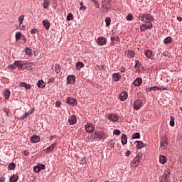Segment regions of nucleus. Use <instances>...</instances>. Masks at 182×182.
<instances>
[{
    "mask_svg": "<svg viewBox=\"0 0 182 182\" xmlns=\"http://www.w3.org/2000/svg\"><path fill=\"white\" fill-rule=\"evenodd\" d=\"M140 155H136L135 158L133 159V160L131 162L132 166H134V167H138V166L140 164Z\"/></svg>",
    "mask_w": 182,
    "mask_h": 182,
    "instance_id": "nucleus-4",
    "label": "nucleus"
},
{
    "mask_svg": "<svg viewBox=\"0 0 182 182\" xmlns=\"http://www.w3.org/2000/svg\"><path fill=\"white\" fill-rule=\"evenodd\" d=\"M159 162L161 164H166L167 163V157L164 155H160L159 156Z\"/></svg>",
    "mask_w": 182,
    "mask_h": 182,
    "instance_id": "nucleus-21",
    "label": "nucleus"
},
{
    "mask_svg": "<svg viewBox=\"0 0 182 182\" xmlns=\"http://www.w3.org/2000/svg\"><path fill=\"white\" fill-rule=\"evenodd\" d=\"M135 143H137L136 148L139 149H143V147H144V144L141 142V141H136Z\"/></svg>",
    "mask_w": 182,
    "mask_h": 182,
    "instance_id": "nucleus-31",
    "label": "nucleus"
},
{
    "mask_svg": "<svg viewBox=\"0 0 182 182\" xmlns=\"http://www.w3.org/2000/svg\"><path fill=\"white\" fill-rule=\"evenodd\" d=\"M80 6H83V2H81V3L80 4Z\"/></svg>",
    "mask_w": 182,
    "mask_h": 182,
    "instance_id": "nucleus-64",
    "label": "nucleus"
},
{
    "mask_svg": "<svg viewBox=\"0 0 182 182\" xmlns=\"http://www.w3.org/2000/svg\"><path fill=\"white\" fill-rule=\"evenodd\" d=\"M76 82V78L75 75H68L67 77V83L68 85H73Z\"/></svg>",
    "mask_w": 182,
    "mask_h": 182,
    "instance_id": "nucleus-13",
    "label": "nucleus"
},
{
    "mask_svg": "<svg viewBox=\"0 0 182 182\" xmlns=\"http://www.w3.org/2000/svg\"><path fill=\"white\" fill-rule=\"evenodd\" d=\"M20 86H21V87H25V89H26V90H29L31 89V85L27 84L26 82H21Z\"/></svg>",
    "mask_w": 182,
    "mask_h": 182,
    "instance_id": "nucleus-26",
    "label": "nucleus"
},
{
    "mask_svg": "<svg viewBox=\"0 0 182 182\" xmlns=\"http://www.w3.org/2000/svg\"><path fill=\"white\" fill-rule=\"evenodd\" d=\"M80 10L84 9V11H86V6H81V7H80Z\"/></svg>",
    "mask_w": 182,
    "mask_h": 182,
    "instance_id": "nucleus-58",
    "label": "nucleus"
},
{
    "mask_svg": "<svg viewBox=\"0 0 182 182\" xmlns=\"http://www.w3.org/2000/svg\"><path fill=\"white\" fill-rule=\"evenodd\" d=\"M56 73H60V67L59 65H55Z\"/></svg>",
    "mask_w": 182,
    "mask_h": 182,
    "instance_id": "nucleus-48",
    "label": "nucleus"
},
{
    "mask_svg": "<svg viewBox=\"0 0 182 182\" xmlns=\"http://www.w3.org/2000/svg\"><path fill=\"white\" fill-rule=\"evenodd\" d=\"M43 26H45L47 31H48L49 28H50V23H49V20H43Z\"/></svg>",
    "mask_w": 182,
    "mask_h": 182,
    "instance_id": "nucleus-25",
    "label": "nucleus"
},
{
    "mask_svg": "<svg viewBox=\"0 0 182 182\" xmlns=\"http://www.w3.org/2000/svg\"><path fill=\"white\" fill-rule=\"evenodd\" d=\"M107 119L110 120V122H117V120H119V116L116 114H111L108 115Z\"/></svg>",
    "mask_w": 182,
    "mask_h": 182,
    "instance_id": "nucleus-8",
    "label": "nucleus"
},
{
    "mask_svg": "<svg viewBox=\"0 0 182 182\" xmlns=\"http://www.w3.org/2000/svg\"><path fill=\"white\" fill-rule=\"evenodd\" d=\"M25 53L28 56H32V55H33L32 49L31 48H29V47H27V48H25Z\"/></svg>",
    "mask_w": 182,
    "mask_h": 182,
    "instance_id": "nucleus-30",
    "label": "nucleus"
},
{
    "mask_svg": "<svg viewBox=\"0 0 182 182\" xmlns=\"http://www.w3.org/2000/svg\"><path fill=\"white\" fill-rule=\"evenodd\" d=\"M55 82V78L51 77L48 80V83H53Z\"/></svg>",
    "mask_w": 182,
    "mask_h": 182,
    "instance_id": "nucleus-54",
    "label": "nucleus"
},
{
    "mask_svg": "<svg viewBox=\"0 0 182 182\" xmlns=\"http://www.w3.org/2000/svg\"><path fill=\"white\" fill-rule=\"evenodd\" d=\"M128 95L127 92H122L120 95H119V99L120 100H122V102H124V100H126V99H127L128 97Z\"/></svg>",
    "mask_w": 182,
    "mask_h": 182,
    "instance_id": "nucleus-19",
    "label": "nucleus"
},
{
    "mask_svg": "<svg viewBox=\"0 0 182 182\" xmlns=\"http://www.w3.org/2000/svg\"><path fill=\"white\" fill-rule=\"evenodd\" d=\"M151 87V90L154 91H157V90H167L166 88H161V87H159L157 86H154V87Z\"/></svg>",
    "mask_w": 182,
    "mask_h": 182,
    "instance_id": "nucleus-34",
    "label": "nucleus"
},
{
    "mask_svg": "<svg viewBox=\"0 0 182 182\" xmlns=\"http://www.w3.org/2000/svg\"><path fill=\"white\" fill-rule=\"evenodd\" d=\"M170 119H171V120H170V126L171 127H174V124H175L174 120H175V118H174V117L172 116V117H170Z\"/></svg>",
    "mask_w": 182,
    "mask_h": 182,
    "instance_id": "nucleus-38",
    "label": "nucleus"
},
{
    "mask_svg": "<svg viewBox=\"0 0 182 182\" xmlns=\"http://www.w3.org/2000/svg\"><path fill=\"white\" fill-rule=\"evenodd\" d=\"M177 20L179 21H182V17H177Z\"/></svg>",
    "mask_w": 182,
    "mask_h": 182,
    "instance_id": "nucleus-62",
    "label": "nucleus"
},
{
    "mask_svg": "<svg viewBox=\"0 0 182 182\" xmlns=\"http://www.w3.org/2000/svg\"><path fill=\"white\" fill-rule=\"evenodd\" d=\"M58 144L57 142H55L53 144H52L50 146H48V148H46L45 149L46 153H52V151H53V150H55V147H56V145Z\"/></svg>",
    "mask_w": 182,
    "mask_h": 182,
    "instance_id": "nucleus-10",
    "label": "nucleus"
},
{
    "mask_svg": "<svg viewBox=\"0 0 182 182\" xmlns=\"http://www.w3.org/2000/svg\"><path fill=\"white\" fill-rule=\"evenodd\" d=\"M35 112V108H33L31 111H28V112H26L22 117H21V120H23V119L28 118L32 113Z\"/></svg>",
    "mask_w": 182,
    "mask_h": 182,
    "instance_id": "nucleus-17",
    "label": "nucleus"
},
{
    "mask_svg": "<svg viewBox=\"0 0 182 182\" xmlns=\"http://www.w3.org/2000/svg\"><path fill=\"white\" fill-rule=\"evenodd\" d=\"M9 68H10L11 69H16V64H15V62H14V64L9 65Z\"/></svg>",
    "mask_w": 182,
    "mask_h": 182,
    "instance_id": "nucleus-49",
    "label": "nucleus"
},
{
    "mask_svg": "<svg viewBox=\"0 0 182 182\" xmlns=\"http://www.w3.org/2000/svg\"><path fill=\"white\" fill-rule=\"evenodd\" d=\"M55 139H56V135H53V136H50V141L55 140Z\"/></svg>",
    "mask_w": 182,
    "mask_h": 182,
    "instance_id": "nucleus-56",
    "label": "nucleus"
},
{
    "mask_svg": "<svg viewBox=\"0 0 182 182\" xmlns=\"http://www.w3.org/2000/svg\"><path fill=\"white\" fill-rule=\"evenodd\" d=\"M21 38H22V33L16 32L15 35V39L16 41H20Z\"/></svg>",
    "mask_w": 182,
    "mask_h": 182,
    "instance_id": "nucleus-32",
    "label": "nucleus"
},
{
    "mask_svg": "<svg viewBox=\"0 0 182 182\" xmlns=\"http://www.w3.org/2000/svg\"><path fill=\"white\" fill-rule=\"evenodd\" d=\"M60 105H61V103H60V102H59V101H57V102H55V106H56L57 107H59V106H60Z\"/></svg>",
    "mask_w": 182,
    "mask_h": 182,
    "instance_id": "nucleus-55",
    "label": "nucleus"
},
{
    "mask_svg": "<svg viewBox=\"0 0 182 182\" xmlns=\"http://www.w3.org/2000/svg\"><path fill=\"white\" fill-rule=\"evenodd\" d=\"M122 143L123 145L127 144V136L124 134L122 135Z\"/></svg>",
    "mask_w": 182,
    "mask_h": 182,
    "instance_id": "nucleus-29",
    "label": "nucleus"
},
{
    "mask_svg": "<svg viewBox=\"0 0 182 182\" xmlns=\"http://www.w3.org/2000/svg\"><path fill=\"white\" fill-rule=\"evenodd\" d=\"M23 154L24 156H29V151H27V150L23 151Z\"/></svg>",
    "mask_w": 182,
    "mask_h": 182,
    "instance_id": "nucleus-53",
    "label": "nucleus"
},
{
    "mask_svg": "<svg viewBox=\"0 0 182 182\" xmlns=\"http://www.w3.org/2000/svg\"><path fill=\"white\" fill-rule=\"evenodd\" d=\"M41 141V137L38 135H33L31 138V143H39Z\"/></svg>",
    "mask_w": 182,
    "mask_h": 182,
    "instance_id": "nucleus-14",
    "label": "nucleus"
},
{
    "mask_svg": "<svg viewBox=\"0 0 182 182\" xmlns=\"http://www.w3.org/2000/svg\"><path fill=\"white\" fill-rule=\"evenodd\" d=\"M37 167L41 170H45L46 168V166L45 165H38Z\"/></svg>",
    "mask_w": 182,
    "mask_h": 182,
    "instance_id": "nucleus-46",
    "label": "nucleus"
},
{
    "mask_svg": "<svg viewBox=\"0 0 182 182\" xmlns=\"http://www.w3.org/2000/svg\"><path fill=\"white\" fill-rule=\"evenodd\" d=\"M4 96L5 97V99L8 100L9 98V97L11 96V91H9V90L6 89L4 93Z\"/></svg>",
    "mask_w": 182,
    "mask_h": 182,
    "instance_id": "nucleus-28",
    "label": "nucleus"
},
{
    "mask_svg": "<svg viewBox=\"0 0 182 182\" xmlns=\"http://www.w3.org/2000/svg\"><path fill=\"white\" fill-rule=\"evenodd\" d=\"M18 178H19V177H18V175L16 174H13L11 177H10V182H16L18 181Z\"/></svg>",
    "mask_w": 182,
    "mask_h": 182,
    "instance_id": "nucleus-27",
    "label": "nucleus"
},
{
    "mask_svg": "<svg viewBox=\"0 0 182 182\" xmlns=\"http://www.w3.org/2000/svg\"><path fill=\"white\" fill-rule=\"evenodd\" d=\"M91 2H92L95 8H97V9L100 8V4L99 3V1H97V0H92Z\"/></svg>",
    "mask_w": 182,
    "mask_h": 182,
    "instance_id": "nucleus-36",
    "label": "nucleus"
},
{
    "mask_svg": "<svg viewBox=\"0 0 182 182\" xmlns=\"http://www.w3.org/2000/svg\"><path fill=\"white\" fill-rule=\"evenodd\" d=\"M37 86L40 89H43V87H45L46 86V85L45 84V82H43V80H38V82L37 83Z\"/></svg>",
    "mask_w": 182,
    "mask_h": 182,
    "instance_id": "nucleus-24",
    "label": "nucleus"
},
{
    "mask_svg": "<svg viewBox=\"0 0 182 182\" xmlns=\"http://www.w3.org/2000/svg\"><path fill=\"white\" fill-rule=\"evenodd\" d=\"M37 31H38V30H36V28L31 29V35H35V33H36Z\"/></svg>",
    "mask_w": 182,
    "mask_h": 182,
    "instance_id": "nucleus-51",
    "label": "nucleus"
},
{
    "mask_svg": "<svg viewBox=\"0 0 182 182\" xmlns=\"http://www.w3.org/2000/svg\"><path fill=\"white\" fill-rule=\"evenodd\" d=\"M132 139H140V133L136 132L132 135Z\"/></svg>",
    "mask_w": 182,
    "mask_h": 182,
    "instance_id": "nucleus-41",
    "label": "nucleus"
},
{
    "mask_svg": "<svg viewBox=\"0 0 182 182\" xmlns=\"http://www.w3.org/2000/svg\"><path fill=\"white\" fill-rule=\"evenodd\" d=\"M16 68H18V70H23V69H27L28 64L23 63L21 60L15 61Z\"/></svg>",
    "mask_w": 182,
    "mask_h": 182,
    "instance_id": "nucleus-2",
    "label": "nucleus"
},
{
    "mask_svg": "<svg viewBox=\"0 0 182 182\" xmlns=\"http://www.w3.org/2000/svg\"><path fill=\"white\" fill-rule=\"evenodd\" d=\"M73 14L72 13H69L67 16V21H73Z\"/></svg>",
    "mask_w": 182,
    "mask_h": 182,
    "instance_id": "nucleus-42",
    "label": "nucleus"
},
{
    "mask_svg": "<svg viewBox=\"0 0 182 182\" xmlns=\"http://www.w3.org/2000/svg\"><path fill=\"white\" fill-rule=\"evenodd\" d=\"M143 107V102L140 100H137L134 102V110H140Z\"/></svg>",
    "mask_w": 182,
    "mask_h": 182,
    "instance_id": "nucleus-3",
    "label": "nucleus"
},
{
    "mask_svg": "<svg viewBox=\"0 0 182 182\" xmlns=\"http://www.w3.org/2000/svg\"><path fill=\"white\" fill-rule=\"evenodd\" d=\"M15 167H16V165H15L14 163H11L9 165V170H15Z\"/></svg>",
    "mask_w": 182,
    "mask_h": 182,
    "instance_id": "nucleus-43",
    "label": "nucleus"
},
{
    "mask_svg": "<svg viewBox=\"0 0 182 182\" xmlns=\"http://www.w3.org/2000/svg\"><path fill=\"white\" fill-rule=\"evenodd\" d=\"M112 79H113L114 82H119V80H120V79H122V75H120V74H119V73H114L112 75Z\"/></svg>",
    "mask_w": 182,
    "mask_h": 182,
    "instance_id": "nucleus-18",
    "label": "nucleus"
},
{
    "mask_svg": "<svg viewBox=\"0 0 182 182\" xmlns=\"http://www.w3.org/2000/svg\"><path fill=\"white\" fill-rule=\"evenodd\" d=\"M33 170L36 173H39V171H41L38 166H35Z\"/></svg>",
    "mask_w": 182,
    "mask_h": 182,
    "instance_id": "nucleus-52",
    "label": "nucleus"
},
{
    "mask_svg": "<svg viewBox=\"0 0 182 182\" xmlns=\"http://www.w3.org/2000/svg\"><path fill=\"white\" fill-rule=\"evenodd\" d=\"M111 41H112V42H114V41H116V38H114V37H111Z\"/></svg>",
    "mask_w": 182,
    "mask_h": 182,
    "instance_id": "nucleus-60",
    "label": "nucleus"
},
{
    "mask_svg": "<svg viewBox=\"0 0 182 182\" xmlns=\"http://www.w3.org/2000/svg\"><path fill=\"white\" fill-rule=\"evenodd\" d=\"M83 66H84V65L81 62H78L76 63V69L77 70H80V69H82V68H83Z\"/></svg>",
    "mask_w": 182,
    "mask_h": 182,
    "instance_id": "nucleus-35",
    "label": "nucleus"
},
{
    "mask_svg": "<svg viewBox=\"0 0 182 182\" xmlns=\"http://www.w3.org/2000/svg\"><path fill=\"white\" fill-rule=\"evenodd\" d=\"M77 122V119L75 115L70 116L68 119V123L69 124H70V126H73V124H76Z\"/></svg>",
    "mask_w": 182,
    "mask_h": 182,
    "instance_id": "nucleus-9",
    "label": "nucleus"
},
{
    "mask_svg": "<svg viewBox=\"0 0 182 182\" xmlns=\"http://www.w3.org/2000/svg\"><path fill=\"white\" fill-rule=\"evenodd\" d=\"M50 6V0H44L43 4V9H48Z\"/></svg>",
    "mask_w": 182,
    "mask_h": 182,
    "instance_id": "nucleus-22",
    "label": "nucleus"
},
{
    "mask_svg": "<svg viewBox=\"0 0 182 182\" xmlns=\"http://www.w3.org/2000/svg\"><path fill=\"white\" fill-rule=\"evenodd\" d=\"M95 139H104L105 132H103L102 131H95Z\"/></svg>",
    "mask_w": 182,
    "mask_h": 182,
    "instance_id": "nucleus-12",
    "label": "nucleus"
},
{
    "mask_svg": "<svg viewBox=\"0 0 182 182\" xmlns=\"http://www.w3.org/2000/svg\"><path fill=\"white\" fill-rule=\"evenodd\" d=\"M161 147L164 150H166V149H167V144H161Z\"/></svg>",
    "mask_w": 182,
    "mask_h": 182,
    "instance_id": "nucleus-50",
    "label": "nucleus"
},
{
    "mask_svg": "<svg viewBox=\"0 0 182 182\" xmlns=\"http://www.w3.org/2000/svg\"><path fill=\"white\" fill-rule=\"evenodd\" d=\"M127 21H133V14H128L127 16Z\"/></svg>",
    "mask_w": 182,
    "mask_h": 182,
    "instance_id": "nucleus-45",
    "label": "nucleus"
},
{
    "mask_svg": "<svg viewBox=\"0 0 182 182\" xmlns=\"http://www.w3.org/2000/svg\"><path fill=\"white\" fill-rule=\"evenodd\" d=\"M97 43H98V45H100V46H103V45H106V38H103V37H99L97 38Z\"/></svg>",
    "mask_w": 182,
    "mask_h": 182,
    "instance_id": "nucleus-15",
    "label": "nucleus"
},
{
    "mask_svg": "<svg viewBox=\"0 0 182 182\" xmlns=\"http://www.w3.org/2000/svg\"><path fill=\"white\" fill-rule=\"evenodd\" d=\"M172 41H173V38H171V37H166L164 40V43H165V44L171 43Z\"/></svg>",
    "mask_w": 182,
    "mask_h": 182,
    "instance_id": "nucleus-33",
    "label": "nucleus"
},
{
    "mask_svg": "<svg viewBox=\"0 0 182 182\" xmlns=\"http://www.w3.org/2000/svg\"><path fill=\"white\" fill-rule=\"evenodd\" d=\"M85 127L87 133H93V131L95 130V127L92 124H87Z\"/></svg>",
    "mask_w": 182,
    "mask_h": 182,
    "instance_id": "nucleus-7",
    "label": "nucleus"
},
{
    "mask_svg": "<svg viewBox=\"0 0 182 182\" xmlns=\"http://www.w3.org/2000/svg\"><path fill=\"white\" fill-rule=\"evenodd\" d=\"M21 38H23V41H25V42H26V37H25V36H22Z\"/></svg>",
    "mask_w": 182,
    "mask_h": 182,
    "instance_id": "nucleus-63",
    "label": "nucleus"
},
{
    "mask_svg": "<svg viewBox=\"0 0 182 182\" xmlns=\"http://www.w3.org/2000/svg\"><path fill=\"white\" fill-rule=\"evenodd\" d=\"M151 87H149L146 89V92H151Z\"/></svg>",
    "mask_w": 182,
    "mask_h": 182,
    "instance_id": "nucleus-61",
    "label": "nucleus"
},
{
    "mask_svg": "<svg viewBox=\"0 0 182 182\" xmlns=\"http://www.w3.org/2000/svg\"><path fill=\"white\" fill-rule=\"evenodd\" d=\"M23 19H25V16H21L19 18H18V22H19V25L21 26L22 23H23Z\"/></svg>",
    "mask_w": 182,
    "mask_h": 182,
    "instance_id": "nucleus-39",
    "label": "nucleus"
},
{
    "mask_svg": "<svg viewBox=\"0 0 182 182\" xmlns=\"http://www.w3.org/2000/svg\"><path fill=\"white\" fill-rule=\"evenodd\" d=\"M120 133L122 132L119 129H115L113 132V134H115L116 136H120Z\"/></svg>",
    "mask_w": 182,
    "mask_h": 182,
    "instance_id": "nucleus-44",
    "label": "nucleus"
},
{
    "mask_svg": "<svg viewBox=\"0 0 182 182\" xmlns=\"http://www.w3.org/2000/svg\"><path fill=\"white\" fill-rule=\"evenodd\" d=\"M66 103H68V105H71L73 106H75L76 103H77V100L75 98H68Z\"/></svg>",
    "mask_w": 182,
    "mask_h": 182,
    "instance_id": "nucleus-16",
    "label": "nucleus"
},
{
    "mask_svg": "<svg viewBox=\"0 0 182 182\" xmlns=\"http://www.w3.org/2000/svg\"><path fill=\"white\" fill-rule=\"evenodd\" d=\"M144 55L145 56H146V58H148V59H151V60H153V59H154V53H153V51H151V50H146L144 51Z\"/></svg>",
    "mask_w": 182,
    "mask_h": 182,
    "instance_id": "nucleus-5",
    "label": "nucleus"
},
{
    "mask_svg": "<svg viewBox=\"0 0 182 182\" xmlns=\"http://www.w3.org/2000/svg\"><path fill=\"white\" fill-rule=\"evenodd\" d=\"M126 55L127 58H134V56H136V53L132 50L126 51Z\"/></svg>",
    "mask_w": 182,
    "mask_h": 182,
    "instance_id": "nucleus-23",
    "label": "nucleus"
},
{
    "mask_svg": "<svg viewBox=\"0 0 182 182\" xmlns=\"http://www.w3.org/2000/svg\"><path fill=\"white\" fill-rule=\"evenodd\" d=\"M153 28V24H141L139 27L141 32H144V31H147V29H151Z\"/></svg>",
    "mask_w": 182,
    "mask_h": 182,
    "instance_id": "nucleus-6",
    "label": "nucleus"
},
{
    "mask_svg": "<svg viewBox=\"0 0 182 182\" xmlns=\"http://www.w3.org/2000/svg\"><path fill=\"white\" fill-rule=\"evenodd\" d=\"M168 178H170V171H166L161 178V182H167Z\"/></svg>",
    "mask_w": 182,
    "mask_h": 182,
    "instance_id": "nucleus-11",
    "label": "nucleus"
},
{
    "mask_svg": "<svg viewBox=\"0 0 182 182\" xmlns=\"http://www.w3.org/2000/svg\"><path fill=\"white\" fill-rule=\"evenodd\" d=\"M0 182H5V177L0 178Z\"/></svg>",
    "mask_w": 182,
    "mask_h": 182,
    "instance_id": "nucleus-57",
    "label": "nucleus"
},
{
    "mask_svg": "<svg viewBox=\"0 0 182 182\" xmlns=\"http://www.w3.org/2000/svg\"><path fill=\"white\" fill-rule=\"evenodd\" d=\"M110 17H107L105 18V23H106V26H110V22H111Z\"/></svg>",
    "mask_w": 182,
    "mask_h": 182,
    "instance_id": "nucleus-40",
    "label": "nucleus"
},
{
    "mask_svg": "<svg viewBox=\"0 0 182 182\" xmlns=\"http://www.w3.org/2000/svg\"><path fill=\"white\" fill-rule=\"evenodd\" d=\"M133 83L134 86L139 87L141 85V83H143V80H141V78L138 77L134 81Z\"/></svg>",
    "mask_w": 182,
    "mask_h": 182,
    "instance_id": "nucleus-20",
    "label": "nucleus"
},
{
    "mask_svg": "<svg viewBox=\"0 0 182 182\" xmlns=\"http://www.w3.org/2000/svg\"><path fill=\"white\" fill-rule=\"evenodd\" d=\"M131 153H132V151H127L126 152V156H130V154H131Z\"/></svg>",
    "mask_w": 182,
    "mask_h": 182,
    "instance_id": "nucleus-59",
    "label": "nucleus"
},
{
    "mask_svg": "<svg viewBox=\"0 0 182 182\" xmlns=\"http://www.w3.org/2000/svg\"><path fill=\"white\" fill-rule=\"evenodd\" d=\"M141 64L140 63V61H139V60H136L135 61V66H134V68H140V65H141Z\"/></svg>",
    "mask_w": 182,
    "mask_h": 182,
    "instance_id": "nucleus-47",
    "label": "nucleus"
},
{
    "mask_svg": "<svg viewBox=\"0 0 182 182\" xmlns=\"http://www.w3.org/2000/svg\"><path fill=\"white\" fill-rule=\"evenodd\" d=\"M161 144H168L167 136H164L161 139Z\"/></svg>",
    "mask_w": 182,
    "mask_h": 182,
    "instance_id": "nucleus-37",
    "label": "nucleus"
},
{
    "mask_svg": "<svg viewBox=\"0 0 182 182\" xmlns=\"http://www.w3.org/2000/svg\"><path fill=\"white\" fill-rule=\"evenodd\" d=\"M139 21H141V22H146V23H151V21H153V16L151 14H139Z\"/></svg>",
    "mask_w": 182,
    "mask_h": 182,
    "instance_id": "nucleus-1",
    "label": "nucleus"
}]
</instances>
